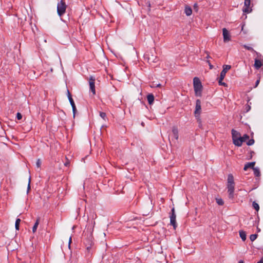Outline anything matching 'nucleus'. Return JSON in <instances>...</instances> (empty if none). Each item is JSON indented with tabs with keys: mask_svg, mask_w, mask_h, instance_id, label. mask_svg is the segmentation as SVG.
Wrapping results in <instances>:
<instances>
[{
	"mask_svg": "<svg viewBox=\"0 0 263 263\" xmlns=\"http://www.w3.org/2000/svg\"><path fill=\"white\" fill-rule=\"evenodd\" d=\"M227 187L228 189L229 198L233 199L234 198L235 182L234 180V177L231 174L228 175Z\"/></svg>",
	"mask_w": 263,
	"mask_h": 263,
	"instance_id": "nucleus-1",
	"label": "nucleus"
},
{
	"mask_svg": "<svg viewBox=\"0 0 263 263\" xmlns=\"http://www.w3.org/2000/svg\"><path fill=\"white\" fill-rule=\"evenodd\" d=\"M145 60H147V62L150 64L152 63H157L158 61V58L155 54L154 50H151L146 52L144 55Z\"/></svg>",
	"mask_w": 263,
	"mask_h": 263,
	"instance_id": "nucleus-2",
	"label": "nucleus"
},
{
	"mask_svg": "<svg viewBox=\"0 0 263 263\" xmlns=\"http://www.w3.org/2000/svg\"><path fill=\"white\" fill-rule=\"evenodd\" d=\"M193 85L195 93L196 96H201L202 89V85L199 79L195 77L193 79Z\"/></svg>",
	"mask_w": 263,
	"mask_h": 263,
	"instance_id": "nucleus-3",
	"label": "nucleus"
},
{
	"mask_svg": "<svg viewBox=\"0 0 263 263\" xmlns=\"http://www.w3.org/2000/svg\"><path fill=\"white\" fill-rule=\"evenodd\" d=\"M231 68V66L229 65H224L223 66V69L220 72V78L218 81V83L219 85L226 86L227 84L224 82H222V80L224 78L226 73L227 71L230 69Z\"/></svg>",
	"mask_w": 263,
	"mask_h": 263,
	"instance_id": "nucleus-4",
	"label": "nucleus"
},
{
	"mask_svg": "<svg viewBox=\"0 0 263 263\" xmlns=\"http://www.w3.org/2000/svg\"><path fill=\"white\" fill-rule=\"evenodd\" d=\"M67 6L64 0H61L57 4V12L58 15L61 17L66 12Z\"/></svg>",
	"mask_w": 263,
	"mask_h": 263,
	"instance_id": "nucleus-5",
	"label": "nucleus"
},
{
	"mask_svg": "<svg viewBox=\"0 0 263 263\" xmlns=\"http://www.w3.org/2000/svg\"><path fill=\"white\" fill-rule=\"evenodd\" d=\"M170 223L173 226V228L175 230L177 227V224L176 221V215L175 212L174 208L171 210V213L170 216Z\"/></svg>",
	"mask_w": 263,
	"mask_h": 263,
	"instance_id": "nucleus-6",
	"label": "nucleus"
},
{
	"mask_svg": "<svg viewBox=\"0 0 263 263\" xmlns=\"http://www.w3.org/2000/svg\"><path fill=\"white\" fill-rule=\"evenodd\" d=\"M95 77L93 76H90L89 78V84L90 90L92 92L93 95H96L95 89Z\"/></svg>",
	"mask_w": 263,
	"mask_h": 263,
	"instance_id": "nucleus-7",
	"label": "nucleus"
},
{
	"mask_svg": "<svg viewBox=\"0 0 263 263\" xmlns=\"http://www.w3.org/2000/svg\"><path fill=\"white\" fill-rule=\"evenodd\" d=\"M201 101L199 99H197L196 101L195 110L194 111L195 116L199 117L201 113Z\"/></svg>",
	"mask_w": 263,
	"mask_h": 263,
	"instance_id": "nucleus-8",
	"label": "nucleus"
},
{
	"mask_svg": "<svg viewBox=\"0 0 263 263\" xmlns=\"http://www.w3.org/2000/svg\"><path fill=\"white\" fill-rule=\"evenodd\" d=\"M251 6V0H245L243 11L245 13H250L252 11Z\"/></svg>",
	"mask_w": 263,
	"mask_h": 263,
	"instance_id": "nucleus-9",
	"label": "nucleus"
},
{
	"mask_svg": "<svg viewBox=\"0 0 263 263\" xmlns=\"http://www.w3.org/2000/svg\"><path fill=\"white\" fill-rule=\"evenodd\" d=\"M249 139V136L247 134H245L242 137H240L237 140L235 141V145L237 146H240L242 145V142H245L247 140Z\"/></svg>",
	"mask_w": 263,
	"mask_h": 263,
	"instance_id": "nucleus-10",
	"label": "nucleus"
},
{
	"mask_svg": "<svg viewBox=\"0 0 263 263\" xmlns=\"http://www.w3.org/2000/svg\"><path fill=\"white\" fill-rule=\"evenodd\" d=\"M222 34L224 42H228L231 40V35L229 31L225 28L222 29Z\"/></svg>",
	"mask_w": 263,
	"mask_h": 263,
	"instance_id": "nucleus-11",
	"label": "nucleus"
},
{
	"mask_svg": "<svg viewBox=\"0 0 263 263\" xmlns=\"http://www.w3.org/2000/svg\"><path fill=\"white\" fill-rule=\"evenodd\" d=\"M233 142L234 145H235V141L237 140L240 137V134L239 132L236 130L232 129L231 130Z\"/></svg>",
	"mask_w": 263,
	"mask_h": 263,
	"instance_id": "nucleus-12",
	"label": "nucleus"
},
{
	"mask_svg": "<svg viewBox=\"0 0 263 263\" xmlns=\"http://www.w3.org/2000/svg\"><path fill=\"white\" fill-rule=\"evenodd\" d=\"M263 65L261 61L258 59H255L254 67L256 69H259Z\"/></svg>",
	"mask_w": 263,
	"mask_h": 263,
	"instance_id": "nucleus-13",
	"label": "nucleus"
},
{
	"mask_svg": "<svg viewBox=\"0 0 263 263\" xmlns=\"http://www.w3.org/2000/svg\"><path fill=\"white\" fill-rule=\"evenodd\" d=\"M172 134L173 135L174 138L176 140H178V128L176 126H173L172 127Z\"/></svg>",
	"mask_w": 263,
	"mask_h": 263,
	"instance_id": "nucleus-14",
	"label": "nucleus"
},
{
	"mask_svg": "<svg viewBox=\"0 0 263 263\" xmlns=\"http://www.w3.org/2000/svg\"><path fill=\"white\" fill-rule=\"evenodd\" d=\"M255 164V162H251L247 163L243 167V170L245 171H247L249 168H251L253 169L254 168V165Z\"/></svg>",
	"mask_w": 263,
	"mask_h": 263,
	"instance_id": "nucleus-15",
	"label": "nucleus"
},
{
	"mask_svg": "<svg viewBox=\"0 0 263 263\" xmlns=\"http://www.w3.org/2000/svg\"><path fill=\"white\" fill-rule=\"evenodd\" d=\"M192 9L191 7L188 5H185L184 8V13L186 15L189 16H190L192 13Z\"/></svg>",
	"mask_w": 263,
	"mask_h": 263,
	"instance_id": "nucleus-16",
	"label": "nucleus"
},
{
	"mask_svg": "<svg viewBox=\"0 0 263 263\" xmlns=\"http://www.w3.org/2000/svg\"><path fill=\"white\" fill-rule=\"evenodd\" d=\"M147 99L148 103L151 105L154 103V96L152 93H149L147 96Z\"/></svg>",
	"mask_w": 263,
	"mask_h": 263,
	"instance_id": "nucleus-17",
	"label": "nucleus"
},
{
	"mask_svg": "<svg viewBox=\"0 0 263 263\" xmlns=\"http://www.w3.org/2000/svg\"><path fill=\"white\" fill-rule=\"evenodd\" d=\"M40 218H38L36 219V221H35V223H34V226H33V227L32 228V232H33V233H35L36 231L37 227H38L39 222H40Z\"/></svg>",
	"mask_w": 263,
	"mask_h": 263,
	"instance_id": "nucleus-18",
	"label": "nucleus"
},
{
	"mask_svg": "<svg viewBox=\"0 0 263 263\" xmlns=\"http://www.w3.org/2000/svg\"><path fill=\"white\" fill-rule=\"evenodd\" d=\"M254 172V174L256 177H259L260 176V172L259 168L254 167L253 169Z\"/></svg>",
	"mask_w": 263,
	"mask_h": 263,
	"instance_id": "nucleus-19",
	"label": "nucleus"
},
{
	"mask_svg": "<svg viewBox=\"0 0 263 263\" xmlns=\"http://www.w3.org/2000/svg\"><path fill=\"white\" fill-rule=\"evenodd\" d=\"M239 235L243 241H245L246 239V234L245 231H240Z\"/></svg>",
	"mask_w": 263,
	"mask_h": 263,
	"instance_id": "nucleus-20",
	"label": "nucleus"
},
{
	"mask_svg": "<svg viewBox=\"0 0 263 263\" xmlns=\"http://www.w3.org/2000/svg\"><path fill=\"white\" fill-rule=\"evenodd\" d=\"M252 206L253 207V208L257 211L258 212L259 210V204L256 203L255 201H253V203H252Z\"/></svg>",
	"mask_w": 263,
	"mask_h": 263,
	"instance_id": "nucleus-21",
	"label": "nucleus"
},
{
	"mask_svg": "<svg viewBox=\"0 0 263 263\" xmlns=\"http://www.w3.org/2000/svg\"><path fill=\"white\" fill-rule=\"evenodd\" d=\"M20 222H21V219H20L17 218L16 220L15 223V227L16 230H19V227H20Z\"/></svg>",
	"mask_w": 263,
	"mask_h": 263,
	"instance_id": "nucleus-22",
	"label": "nucleus"
},
{
	"mask_svg": "<svg viewBox=\"0 0 263 263\" xmlns=\"http://www.w3.org/2000/svg\"><path fill=\"white\" fill-rule=\"evenodd\" d=\"M243 47L246 49L247 50H249V51H251L252 52H256L252 47H250V46H247L246 45H243Z\"/></svg>",
	"mask_w": 263,
	"mask_h": 263,
	"instance_id": "nucleus-23",
	"label": "nucleus"
},
{
	"mask_svg": "<svg viewBox=\"0 0 263 263\" xmlns=\"http://www.w3.org/2000/svg\"><path fill=\"white\" fill-rule=\"evenodd\" d=\"M257 234H252L250 236V239L251 241H254L257 237Z\"/></svg>",
	"mask_w": 263,
	"mask_h": 263,
	"instance_id": "nucleus-24",
	"label": "nucleus"
},
{
	"mask_svg": "<svg viewBox=\"0 0 263 263\" xmlns=\"http://www.w3.org/2000/svg\"><path fill=\"white\" fill-rule=\"evenodd\" d=\"M216 202L219 205H222L224 204V202H223V200L221 198L216 199Z\"/></svg>",
	"mask_w": 263,
	"mask_h": 263,
	"instance_id": "nucleus-25",
	"label": "nucleus"
},
{
	"mask_svg": "<svg viewBox=\"0 0 263 263\" xmlns=\"http://www.w3.org/2000/svg\"><path fill=\"white\" fill-rule=\"evenodd\" d=\"M92 243V242L91 240H88V244L87 245L86 243V248H87V250H89L91 248Z\"/></svg>",
	"mask_w": 263,
	"mask_h": 263,
	"instance_id": "nucleus-26",
	"label": "nucleus"
},
{
	"mask_svg": "<svg viewBox=\"0 0 263 263\" xmlns=\"http://www.w3.org/2000/svg\"><path fill=\"white\" fill-rule=\"evenodd\" d=\"M254 140L253 139H251L249 140V141L247 142V144L249 146L252 145L254 143Z\"/></svg>",
	"mask_w": 263,
	"mask_h": 263,
	"instance_id": "nucleus-27",
	"label": "nucleus"
},
{
	"mask_svg": "<svg viewBox=\"0 0 263 263\" xmlns=\"http://www.w3.org/2000/svg\"><path fill=\"white\" fill-rule=\"evenodd\" d=\"M100 116L104 120H105V118L106 117V114L105 112H100Z\"/></svg>",
	"mask_w": 263,
	"mask_h": 263,
	"instance_id": "nucleus-28",
	"label": "nucleus"
},
{
	"mask_svg": "<svg viewBox=\"0 0 263 263\" xmlns=\"http://www.w3.org/2000/svg\"><path fill=\"white\" fill-rule=\"evenodd\" d=\"M69 102H70V105L72 107H73L74 106H76L74 101H73V99L72 98V97H69Z\"/></svg>",
	"mask_w": 263,
	"mask_h": 263,
	"instance_id": "nucleus-29",
	"label": "nucleus"
},
{
	"mask_svg": "<svg viewBox=\"0 0 263 263\" xmlns=\"http://www.w3.org/2000/svg\"><path fill=\"white\" fill-rule=\"evenodd\" d=\"M72 112H73V118H74L76 116V112L77 111L76 106H74L73 107H72Z\"/></svg>",
	"mask_w": 263,
	"mask_h": 263,
	"instance_id": "nucleus-30",
	"label": "nucleus"
},
{
	"mask_svg": "<svg viewBox=\"0 0 263 263\" xmlns=\"http://www.w3.org/2000/svg\"><path fill=\"white\" fill-rule=\"evenodd\" d=\"M36 165L38 168H40L41 165V161L40 159H38L36 162Z\"/></svg>",
	"mask_w": 263,
	"mask_h": 263,
	"instance_id": "nucleus-31",
	"label": "nucleus"
},
{
	"mask_svg": "<svg viewBox=\"0 0 263 263\" xmlns=\"http://www.w3.org/2000/svg\"><path fill=\"white\" fill-rule=\"evenodd\" d=\"M193 8H194V10L196 12H198V4L197 3H195L194 4Z\"/></svg>",
	"mask_w": 263,
	"mask_h": 263,
	"instance_id": "nucleus-32",
	"label": "nucleus"
},
{
	"mask_svg": "<svg viewBox=\"0 0 263 263\" xmlns=\"http://www.w3.org/2000/svg\"><path fill=\"white\" fill-rule=\"evenodd\" d=\"M16 118L17 120H21L22 119V115L20 112H17L16 114Z\"/></svg>",
	"mask_w": 263,
	"mask_h": 263,
	"instance_id": "nucleus-33",
	"label": "nucleus"
},
{
	"mask_svg": "<svg viewBox=\"0 0 263 263\" xmlns=\"http://www.w3.org/2000/svg\"><path fill=\"white\" fill-rule=\"evenodd\" d=\"M260 77H259V78L257 80V81H256L255 82V86H254V88H256L257 87V86L258 85V84H259V82H260Z\"/></svg>",
	"mask_w": 263,
	"mask_h": 263,
	"instance_id": "nucleus-34",
	"label": "nucleus"
},
{
	"mask_svg": "<svg viewBox=\"0 0 263 263\" xmlns=\"http://www.w3.org/2000/svg\"><path fill=\"white\" fill-rule=\"evenodd\" d=\"M30 181H31V178L30 177L29 179V182H28V187H27V192H28L29 190L30 189Z\"/></svg>",
	"mask_w": 263,
	"mask_h": 263,
	"instance_id": "nucleus-35",
	"label": "nucleus"
},
{
	"mask_svg": "<svg viewBox=\"0 0 263 263\" xmlns=\"http://www.w3.org/2000/svg\"><path fill=\"white\" fill-rule=\"evenodd\" d=\"M67 94H68V100H69V97H71V95L70 94V93L68 90H67Z\"/></svg>",
	"mask_w": 263,
	"mask_h": 263,
	"instance_id": "nucleus-36",
	"label": "nucleus"
},
{
	"mask_svg": "<svg viewBox=\"0 0 263 263\" xmlns=\"http://www.w3.org/2000/svg\"><path fill=\"white\" fill-rule=\"evenodd\" d=\"M71 241H72V239H71V237H70L69 239V243H68L69 247H70V245Z\"/></svg>",
	"mask_w": 263,
	"mask_h": 263,
	"instance_id": "nucleus-37",
	"label": "nucleus"
},
{
	"mask_svg": "<svg viewBox=\"0 0 263 263\" xmlns=\"http://www.w3.org/2000/svg\"><path fill=\"white\" fill-rule=\"evenodd\" d=\"M209 66H210V68L211 69L213 68V66L211 64H209Z\"/></svg>",
	"mask_w": 263,
	"mask_h": 263,
	"instance_id": "nucleus-38",
	"label": "nucleus"
},
{
	"mask_svg": "<svg viewBox=\"0 0 263 263\" xmlns=\"http://www.w3.org/2000/svg\"><path fill=\"white\" fill-rule=\"evenodd\" d=\"M257 263H263V258L258 261Z\"/></svg>",
	"mask_w": 263,
	"mask_h": 263,
	"instance_id": "nucleus-39",
	"label": "nucleus"
},
{
	"mask_svg": "<svg viewBox=\"0 0 263 263\" xmlns=\"http://www.w3.org/2000/svg\"><path fill=\"white\" fill-rule=\"evenodd\" d=\"M247 107V111H248L250 109V106H248Z\"/></svg>",
	"mask_w": 263,
	"mask_h": 263,
	"instance_id": "nucleus-40",
	"label": "nucleus"
},
{
	"mask_svg": "<svg viewBox=\"0 0 263 263\" xmlns=\"http://www.w3.org/2000/svg\"><path fill=\"white\" fill-rule=\"evenodd\" d=\"M247 107V111H248L250 109V106H248Z\"/></svg>",
	"mask_w": 263,
	"mask_h": 263,
	"instance_id": "nucleus-41",
	"label": "nucleus"
},
{
	"mask_svg": "<svg viewBox=\"0 0 263 263\" xmlns=\"http://www.w3.org/2000/svg\"><path fill=\"white\" fill-rule=\"evenodd\" d=\"M210 58V56H209V55L207 53V55L206 56L205 58H206V59H209V58Z\"/></svg>",
	"mask_w": 263,
	"mask_h": 263,
	"instance_id": "nucleus-42",
	"label": "nucleus"
},
{
	"mask_svg": "<svg viewBox=\"0 0 263 263\" xmlns=\"http://www.w3.org/2000/svg\"><path fill=\"white\" fill-rule=\"evenodd\" d=\"M257 232H259L260 231V229L258 227L257 228Z\"/></svg>",
	"mask_w": 263,
	"mask_h": 263,
	"instance_id": "nucleus-43",
	"label": "nucleus"
},
{
	"mask_svg": "<svg viewBox=\"0 0 263 263\" xmlns=\"http://www.w3.org/2000/svg\"><path fill=\"white\" fill-rule=\"evenodd\" d=\"M238 263H244L243 261L241 260H239Z\"/></svg>",
	"mask_w": 263,
	"mask_h": 263,
	"instance_id": "nucleus-44",
	"label": "nucleus"
},
{
	"mask_svg": "<svg viewBox=\"0 0 263 263\" xmlns=\"http://www.w3.org/2000/svg\"><path fill=\"white\" fill-rule=\"evenodd\" d=\"M206 62H207V63H208L209 64H211L209 60H207Z\"/></svg>",
	"mask_w": 263,
	"mask_h": 263,
	"instance_id": "nucleus-45",
	"label": "nucleus"
},
{
	"mask_svg": "<svg viewBox=\"0 0 263 263\" xmlns=\"http://www.w3.org/2000/svg\"><path fill=\"white\" fill-rule=\"evenodd\" d=\"M148 7H151V4L149 2H148Z\"/></svg>",
	"mask_w": 263,
	"mask_h": 263,
	"instance_id": "nucleus-46",
	"label": "nucleus"
},
{
	"mask_svg": "<svg viewBox=\"0 0 263 263\" xmlns=\"http://www.w3.org/2000/svg\"><path fill=\"white\" fill-rule=\"evenodd\" d=\"M251 153V154H253L254 153V152L253 151H252Z\"/></svg>",
	"mask_w": 263,
	"mask_h": 263,
	"instance_id": "nucleus-47",
	"label": "nucleus"
},
{
	"mask_svg": "<svg viewBox=\"0 0 263 263\" xmlns=\"http://www.w3.org/2000/svg\"><path fill=\"white\" fill-rule=\"evenodd\" d=\"M65 165H68V163H65Z\"/></svg>",
	"mask_w": 263,
	"mask_h": 263,
	"instance_id": "nucleus-48",
	"label": "nucleus"
}]
</instances>
